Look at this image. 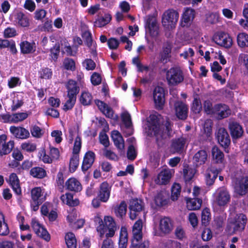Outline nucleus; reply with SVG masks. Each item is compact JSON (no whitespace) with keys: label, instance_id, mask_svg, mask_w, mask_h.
<instances>
[{"label":"nucleus","instance_id":"nucleus-34","mask_svg":"<svg viewBox=\"0 0 248 248\" xmlns=\"http://www.w3.org/2000/svg\"><path fill=\"white\" fill-rule=\"evenodd\" d=\"M61 199L63 203L70 206H75L79 204L78 199H73V195L71 193H67L61 196Z\"/></svg>","mask_w":248,"mask_h":248},{"label":"nucleus","instance_id":"nucleus-15","mask_svg":"<svg viewBox=\"0 0 248 248\" xmlns=\"http://www.w3.org/2000/svg\"><path fill=\"white\" fill-rule=\"evenodd\" d=\"M231 112L229 107L225 104H218L214 106V114L218 120L228 117L231 114Z\"/></svg>","mask_w":248,"mask_h":248},{"label":"nucleus","instance_id":"nucleus-42","mask_svg":"<svg viewBox=\"0 0 248 248\" xmlns=\"http://www.w3.org/2000/svg\"><path fill=\"white\" fill-rule=\"evenodd\" d=\"M28 116L26 112H21L9 115V121L14 123L21 122L26 119Z\"/></svg>","mask_w":248,"mask_h":248},{"label":"nucleus","instance_id":"nucleus-53","mask_svg":"<svg viewBox=\"0 0 248 248\" xmlns=\"http://www.w3.org/2000/svg\"><path fill=\"white\" fill-rule=\"evenodd\" d=\"M30 131L32 136L36 138H41L44 134L43 130L36 125L31 126Z\"/></svg>","mask_w":248,"mask_h":248},{"label":"nucleus","instance_id":"nucleus-62","mask_svg":"<svg viewBox=\"0 0 248 248\" xmlns=\"http://www.w3.org/2000/svg\"><path fill=\"white\" fill-rule=\"evenodd\" d=\"M63 65L67 70H74L75 69V63L73 60L70 58L64 59Z\"/></svg>","mask_w":248,"mask_h":248},{"label":"nucleus","instance_id":"nucleus-38","mask_svg":"<svg viewBox=\"0 0 248 248\" xmlns=\"http://www.w3.org/2000/svg\"><path fill=\"white\" fill-rule=\"evenodd\" d=\"M146 27H147L150 33L153 35H155L157 33L158 27L157 22L155 19L149 18L146 22Z\"/></svg>","mask_w":248,"mask_h":248},{"label":"nucleus","instance_id":"nucleus-49","mask_svg":"<svg viewBox=\"0 0 248 248\" xmlns=\"http://www.w3.org/2000/svg\"><path fill=\"white\" fill-rule=\"evenodd\" d=\"M16 19L18 21V24L21 26L27 27L29 25L28 18L22 12H19L16 14Z\"/></svg>","mask_w":248,"mask_h":248},{"label":"nucleus","instance_id":"nucleus-21","mask_svg":"<svg viewBox=\"0 0 248 248\" xmlns=\"http://www.w3.org/2000/svg\"><path fill=\"white\" fill-rule=\"evenodd\" d=\"M171 177L170 170L169 169H164L158 174L155 179V182L159 185H166L170 182Z\"/></svg>","mask_w":248,"mask_h":248},{"label":"nucleus","instance_id":"nucleus-10","mask_svg":"<svg viewBox=\"0 0 248 248\" xmlns=\"http://www.w3.org/2000/svg\"><path fill=\"white\" fill-rule=\"evenodd\" d=\"M216 135L218 142L221 146L226 148L230 145L231 143L230 137L225 128L223 127L218 128L216 132Z\"/></svg>","mask_w":248,"mask_h":248},{"label":"nucleus","instance_id":"nucleus-54","mask_svg":"<svg viewBox=\"0 0 248 248\" xmlns=\"http://www.w3.org/2000/svg\"><path fill=\"white\" fill-rule=\"evenodd\" d=\"M103 155L107 159L111 160L116 161L118 159V156L114 152L107 148L103 149Z\"/></svg>","mask_w":248,"mask_h":248},{"label":"nucleus","instance_id":"nucleus-14","mask_svg":"<svg viewBox=\"0 0 248 248\" xmlns=\"http://www.w3.org/2000/svg\"><path fill=\"white\" fill-rule=\"evenodd\" d=\"M195 16V11L190 8H186L182 15L181 26L182 27H189Z\"/></svg>","mask_w":248,"mask_h":248},{"label":"nucleus","instance_id":"nucleus-19","mask_svg":"<svg viewBox=\"0 0 248 248\" xmlns=\"http://www.w3.org/2000/svg\"><path fill=\"white\" fill-rule=\"evenodd\" d=\"M110 186L106 182L101 183L99 186L97 197L104 202H107L109 199L110 193Z\"/></svg>","mask_w":248,"mask_h":248},{"label":"nucleus","instance_id":"nucleus-55","mask_svg":"<svg viewBox=\"0 0 248 248\" xmlns=\"http://www.w3.org/2000/svg\"><path fill=\"white\" fill-rule=\"evenodd\" d=\"M68 97V99L67 100L65 105L63 106V109L65 111L71 109L74 107L76 101V96H71V95H67Z\"/></svg>","mask_w":248,"mask_h":248},{"label":"nucleus","instance_id":"nucleus-4","mask_svg":"<svg viewBox=\"0 0 248 248\" xmlns=\"http://www.w3.org/2000/svg\"><path fill=\"white\" fill-rule=\"evenodd\" d=\"M184 74L179 67H172L166 73V78L169 85L175 86L184 80Z\"/></svg>","mask_w":248,"mask_h":248},{"label":"nucleus","instance_id":"nucleus-43","mask_svg":"<svg viewBox=\"0 0 248 248\" xmlns=\"http://www.w3.org/2000/svg\"><path fill=\"white\" fill-rule=\"evenodd\" d=\"M9 233L8 224L5 222L4 216L0 213V235L6 236Z\"/></svg>","mask_w":248,"mask_h":248},{"label":"nucleus","instance_id":"nucleus-22","mask_svg":"<svg viewBox=\"0 0 248 248\" xmlns=\"http://www.w3.org/2000/svg\"><path fill=\"white\" fill-rule=\"evenodd\" d=\"M229 128L232 139H237L243 135L244 131L242 126L236 122H231L229 123Z\"/></svg>","mask_w":248,"mask_h":248},{"label":"nucleus","instance_id":"nucleus-64","mask_svg":"<svg viewBox=\"0 0 248 248\" xmlns=\"http://www.w3.org/2000/svg\"><path fill=\"white\" fill-rule=\"evenodd\" d=\"M81 140L79 136H77L76 138L74 146L73 148V154L78 155L81 149Z\"/></svg>","mask_w":248,"mask_h":248},{"label":"nucleus","instance_id":"nucleus-1","mask_svg":"<svg viewBox=\"0 0 248 248\" xmlns=\"http://www.w3.org/2000/svg\"><path fill=\"white\" fill-rule=\"evenodd\" d=\"M179 17L177 11L173 9H169L163 13L162 16V25L168 30H172L175 28Z\"/></svg>","mask_w":248,"mask_h":248},{"label":"nucleus","instance_id":"nucleus-57","mask_svg":"<svg viewBox=\"0 0 248 248\" xmlns=\"http://www.w3.org/2000/svg\"><path fill=\"white\" fill-rule=\"evenodd\" d=\"M79 164V157L76 155H73L71 158L69 163V169L70 171H75Z\"/></svg>","mask_w":248,"mask_h":248},{"label":"nucleus","instance_id":"nucleus-5","mask_svg":"<svg viewBox=\"0 0 248 248\" xmlns=\"http://www.w3.org/2000/svg\"><path fill=\"white\" fill-rule=\"evenodd\" d=\"M247 218L245 215L239 214L237 215L233 221L230 222L229 227L230 231L236 233L243 231L247 224Z\"/></svg>","mask_w":248,"mask_h":248},{"label":"nucleus","instance_id":"nucleus-13","mask_svg":"<svg viewBox=\"0 0 248 248\" xmlns=\"http://www.w3.org/2000/svg\"><path fill=\"white\" fill-rule=\"evenodd\" d=\"M159 229L160 232L159 233H155V235H162V234H169L173 230V225L171 219L167 217L160 219Z\"/></svg>","mask_w":248,"mask_h":248},{"label":"nucleus","instance_id":"nucleus-50","mask_svg":"<svg viewBox=\"0 0 248 248\" xmlns=\"http://www.w3.org/2000/svg\"><path fill=\"white\" fill-rule=\"evenodd\" d=\"M111 19V16L109 14H105L104 16L101 17L96 21L94 26L98 27H102L107 24Z\"/></svg>","mask_w":248,"mask_h":248},{"label":"nucleus","instance_id":"nucleus-44","mask_svg":"<svg viewBox=\"0 0 248 248\" xmlns=\"http://www.w3.org/2000/svg\"><path fill=\"white\" fill-rule=\"evenodd\" d=\"M30 174L33 177L41 179L46 176V173L42 168L34 167L30 170Z\"/></svg>","mask_w":248,"mask_h":248},{"label":"nucleus","instance_id":"nucleus-61","mask_svg":"<svg viewBox=\"0 0 248 248\" xmlns=\"http://www.w3.org/2000/svg\"><path fill=\"white\" fill-rule=\"evenodd\" d=\"M83 65L88 70H93L95 68L96 64L91 59H87L83 62Z\"/></svg>","mask_w":248,"mask_h":248},{"label":"nucleus","instance_id":"nucleus-39","mask_svg":"<svg viewBox=\"0 0 248 248\" xmlns=\"http://www.w3.org/2000/svg\"><path fill=\"white\" fill-rule=\"evenodd\" d=\"M21 51L24 54H29L35 50V43H30L28 41L22 42L20 45Z\"/></svg>","mask_w":248,"mask_h":248},{"label":"nucleus","instance_id":"nucleus-63","mask_svg":"<svg viewBox=\"0 0 248 248\" xmlns=\"http://www.w3.org/2000/svg\"><path fill=\"white\" fill-rule=\"evenodd\" d=\"M137 156V153L133 145H130L127 152V157L128 159L133 160Z\"/></svg>","mask_w":248,"mask_h":248},{"label":"nucleus","instance_id":"nucleus-58","mask_svg":"<svg viewBox=\"0 0 248 248\" xmlns=\"http://www.w3.org/2000/svg\"><path fill=\"white\" fill-rule=\"evenodd\" d=\"M203 109L207 114H213L214 112V106L213 107L212 103L209 100H205L203 103Z\"/></svg>","mask_w":248,"mask_h":248},{"label":"nucleus","instance_id":"nucleus-32","mask_svg":"<svg viewBox=\"0 0 248 248\" xmlns=\"http://www.w3.org/2000/svg\"><path fill=\"white\" fill-rule=\"evenodd\" d=\"M67 89V95H71L77 97V94L79 92V87L78 86L77 83L74 80H69L66 84Z\"/></svg>","mask_w":248,"mask_h":248},{"label":"nucleus","instance_id":"nucleus-28","mask_svg":"<svg viewBox=\"0 0 248 248\" xmlns=\"http://www.w3.org/2000/svg\"><path fill=\"white\" fill-rule=\"evenodd\" d=\"M95 103L100 110L102 112L106 117L109 118H112L113 117V111L107 104L99 100H95Z\"/></svg>","mask_w":248,"mask_h":248},{"label":"nucleus","instance_id":"nucleus-7","mask_svg":"<svg viewBox=\"0 0 248 248\" xmlns=\"http://www.w3.org/2000/svg\"><path fill=\"white\" fill-rule=\"evenodd\" d=\"M32 201L31 202V206L34 211H36L39 209V206L44 201L45 199L42 197V190L40 187H37L33 188L31 191Z\"/></svg>","mask_w":248,"mask_h":248},{"label":"nucleus","instance_id":"nucleus-6","mask_svg":"<svg viewBox=\"0 0 248 248\" xmlns=\"http://www.w3.org/2000/svg\"><path fill=\"white\" fill-rule=\"evenodd\" d=\"M143 202L138 199H131L129 201V209L130 210L129 217L131 219L134 220L144 209Z\"/></svg>","mask_w":248,"mask_h":248},{"label":"nucleus","instance_id":"nucleus-36","mask_svg":"<svg viewBox=\"0 0 248 248\" xmlns=\"http://www.w3.org/2000/svg\"><path fill=\"white\" fill-rule=\"evenodd\" d=\"M212 155L214 161L217 163H222L224 159V154L218 147L214 146L212 149Z\"/></svg>","mask_w":248,"mask_h":248},{"label":"nucleus","instance_id":"nucleus-35","mask_svg":"<svg viewBox=\"0 0 248 248\" xmlns=\"http://www.w3.org/2000/svg\"><path fill=\"white\" fill-rule=\"evenodd\" d=\"M207 157V154L205 151L200 150L195 154L193 160L196 163V166L201 165L205 163Z\"/></svg>","mask_w":248,"mask_h":248},{"label":"nucleus","instance_id":"nucleus-11","mask_svg":"<svg viewBox=\"0 0 248 248\" xmlns=\"http://www.w3.org/2000/svg\"><path fill=\"white\" fill-rule=\"evenodd\" d=\"M7 136L5 134L0 135V156L9 154L14 147L13 140L6 143Z\"/></svg>","mask_w":248,"mask_h":248},{"label":"nucleus","instance_id":"nucleus-46","mask_svg":"<svg viewBox=\"0 0 248 248\" xmlns=\"http://www.w3.org/2000/svg\"><path fill=\"white\" fill-rule=\"evenodd\" d=\"M65 239L68 248H76L77 241L74 233L72 232L67 233Z\"/></svg>","mask_w":248,"mask_h":248},{"label":"nucleus","instance_id":"nucleus-33","mask_svg":"<svg viewBox=\"0 0 248 248\" xmlns=\"http://www.w3.org/2000/svg\"><path fill=\"white\" fill-rule=\"evenodd\" d=\"M171 46L170 45H167L163 47V50L159 54V61L163 63H166L170 61Z\"/></svg>","mask_w":248,"mask_h":248},{"label":"nucleus","instance_id":"nucleus-25","mask_svg":"<svg viewBox=\"0 0 248 248\" xmlns=\"http://www.w3.org/2000/svg\"><path fill=\"white\" fill-rule=\"evenodd\" d=\"M111 137L118 150L120 152H123L124 148V143L123 138L120 133L117 131L114 130L112 132Z\"/></svg>","mask_w":248,"mask_h":248},{"label":"nucleus","instance_id":"nucleus-23","mask_svg":"<svg viewBox=\"0 0 248 248\" xmlns=\"http://www.w3.org/2000/svg\"><path fill=\"white\" fill-rule=\"evenodd\" d=\"M168 201V194L163 191L158 192L154 197V202L157 207H161L166 205Z\"/></svg>","mask_w":248,"mask_h":248},{"label":"nucleus","instance_id":"nucleus-51","mask_svg":"<svg viewBox=\"0 0 248 248\" xmlns=\"http://www.w3.org/2000/svg\"><path fill=\"white\" fill-rule=\"evenodd\" d=\"M181 187L179 184H174L171 187V199L172 201L178 199L180 194Z\"/></svg>","mask_w":248,"mask_h":248},{"label":"nucleus","instance_id":"nucleus-8","mask_svg":"<svg viewBox=\"0 0 248 248\" xmlns=\"http://www.w3.org/2000/svg\"><path fill=\"white\" fill-rule=\"evenodd\" d=\"M187 142V138L186 136H182L172 139L170 147V151L173 153H182Z\"/></svg>","mask_w":248,"mask_h":248},{"label":"nucleus","instance_id":"nucleus-18","mask_svg":"<svg viewBox=\"0 0 248 248\" xmlns=\"http://www.w3.org/2000/svg\"><path fill=\"white\" fill-rule=\"evenodd\" d=\"M153 97L156 107L161 108L165 102V93L163 88L160 86L156 87L154 90Z\"/></svg>","mask_w":248,"mask_h":248},{"label":"nucleus","instance_id":"nucleus-52","mask_svg":"<svg viewBox=\"0 0 248 248\" xmlns=\"http://www.w3.org/2000/svg\"><path fill=\"white\" fill-rule=\"evenodd\" d=\"M191 109L195 113H200L202 109L201 100L197 96L195 97L193 101Z\"/></svg>","mask_w":248,"mask_h":248},{"label":"nucleus","instance_id":"nucleus-9","mask_svg":"<svg viewBox=\"0 0 248 248\" xmlns=\"http://www.w3.org/2000/svg\"><path fill=\"white\" fill-rule=\"evenodd\" d=\"M215 42L219 46L226 48H230L232 44V38L227 33L221 32L214 36Z\"/></svg>","mask_w":248,"mask_h":248},{"label":"nucleus","instance_id":"nucleus-48","mask_svg":"<svg viewBox=\"0 0 248 248\" xmlns=\"http://www.w3.org/2000/svg\"><path fill=\"white\" fill-rule=\"evenodd\" d=\"M93 99L92 94L89 92H83L81 94L79 100L84 106L89 105L91 104Z\"/></svg>","mask_w":248,"mask_h":248},{"label":"nucleus","instance_id":"nucleus-59","mask_svg":"<svg viewBox=\"0 0 248 248\" xmlns=\"http://www.w3.org/2000/svg\"><path fill=\"white\" fill-rule=\"evenodd\" d=\"M122 119L126 128H129L132 126L131 116L129 113H123L122 115Z\"/></svg>","mask_w":248,"mask_h":248},{"label":"nucleus","instance_id":"nucleus-41","mask_svg":"<svg viewBox=\"0 0 248 248\" xmlns=\"http://www.w3.org/2000/svg\"><path fill=\"white\" fill-rule=\"evenodd\" d=\"M127 242V232L125 227H122L121 229L119 238V248H126Z\"/></svg>","mask_w":248,"mask_h":248},{"label":"nucleus","instance_id":"nucleus-17","mask_svg":"<svg viewBox=\"0 0 248 248\" xmlns=\"http://www.w3.org/2000/svg\"><path fill=\"white\" fill-rule=\"evenodd\" d=\"M31 226L35 233L38 236L44 239L46 241H48L50 240V238L49 233L38 221L35 219H32L31 221Z\"/></svg>","mask_w":248,"mask_h":248},{"label":"nucleus","instance_id":"nucleus-40","mask_svg":"<svg viewBox=\"0 0 248 248\" xmlns=\"http://www.w3.org/2000/svg\"><path fill=\"white\" fill-rule=\"evenodd\" d=\"M196 173L195 169L188 165L185 166L183 169V175L186 182H189Z\"/></svg>","mask_w":248,"mask_h":248},{"label":"nucleus","instance_id":"nucleus-29","mask_svg":"<svg viewBox=\"0 0 248 248\" xmlns=\"http://www.w3.org/2000/svg\"><path fill=\"white\" fill-rule=\"evenodd\" d=\"M219 171L217 169L211 167L207 169L206 174V182L208 186H212L217 178Z\"/></svg>","mask_w":248,"mask_h":248},{"label":"nucleus","instance_id":"nucleus-45","mask_svg":"<svg viewBox=\"0 0 248 248\" xmlns=\"http://www.w3.org/2000/svg\"><path fill=\"white\" fill-rule=\"evenodd\" d=\"M237 42L241 47H248V34L244 32L239 33L237 36Z\"/></svg>","mask_w":248,"mask_h":248},{"label":"nucleus","instance_id":"nucleus-31","mask_svg":"<svg viewBox=\"0 0 248 248\" xmlns=\"http://www.w3.org/2000/svg\"><path fill=\"white\" fill-rule=\"evenodd\" d=\"M186 207L189 210H196L200 208L202 200L200 199L194 198H186Z\"/></svg>","mask_w":248,"mask_h":248},{"label":"nucleus","instance_id":"nucleus-2","mask_svg":"<svg viewBox=\"0 0 248 248\" xmlns=\"http://www.w3.org/2000/svg\"><path fill=\"white\" fill-rule=\"evenodd\" d=\"M150 122H149L148 127L149 132L151 135L154 134L155 136L161 135L162 132L161 129L162 127H165V133L167 132V135H169L170 133V123L167 122L165 126L161 125L159 121V119L156 115L151 114L150 116Z\"/></svg>","mask_w":248,"mask_h":248},{"label":"nucleus","instance_id":"nucleus-56","mask_svg":"<svg viewBox=\"0 0 248 248\" xmlns=\"http://www.w3.org/2000/svg\"><path fill=\"white\" fill-rule=\"evenodd\" d=\"M210 213L208 208H205L202 213V224L206 226L209 221Z\"/></svg>","mask_w":248,"mask_h":248},{"label":"nucleus","instance_id":"nucleus-26","mask_svg":"<svg viewBox=\"0 0 248 248\" xmlns=\"http://www.w3.org/2000/svg\"><path fill=\"white\" fill-rule=\"evenodd\" d=\"M95 158V154L92 151L87 152L84 157L82 165V170L83 171L87 170L93 164Z\"/></svg>","mask_w":248,"mask_h":248},{"label":"nucleus","instance_id":"nucleus-24","mask_svg":"<svg viewBox=\"0 0 248 248\" xmlns=\"http://www.w3.org/2000/svg\"><path fill=\"white\" fill-rule=\"evenodd\" d=\"M10 131L16 138L26 139L30 136L29 131L22 127L12 126L10 128Z\"/></svg>","mask_w":248,"mask_h":248},{"label":"nucleus","instance_id":"nucleus-3","mask_svg":"<svg viewBox=\"0 0 248 248\" xmlns=\"http://www.w3.org/2000/svg\"><path fill=\"white\" fill-rule=\"evenodd\" d=\"M214 202L220 207L227 206L231 201V195L227 189L223 186L217 189L214 195Z\"/></svg>","mask_w":248,"mask_h":248},{"label":"nucleus","instance_id":"nucleus-37","mask_svg":"<svg viewBox=\"0 0 248 248\" xmlns=\"http://www.w3.org/2000/svg\"><path fill=\"white\" fill-rule=\"evenodd\" d=\"M126 211L127 205L124 201L121 202L119 205H117L114 208V212L116 216L121 218L125 215Z\"/></svg>","mask_w":248,"mask_h":248},{"label":"nucleus","instance_id":"nucleus-30","mask_svg":"<svg viewBox=\"0 0 248 248\" xmlns=\"http://www.w3.org/2000/svg\"><path fill=\"white\" fill-rule=\"evenodd\" d=\"M9 182L14 191L17 195L21 194V189L19 185V180L16 174L12 173L9 176Z\"/></svg>","mask_w":248,"mask_h":248},{"label":"nucleus","instance_id":"nucleus-12","mask_svg":"<svg viewBox=\"0 0 248 248\" xmlns=\"http://www.w3.org/2000/svg\"><path fill=\"white\" fill-rule=\"evenodd\" d=\"M234 188L235 192L240 195H245L248 191V177H241L236 179Z\"/></svg>","mask_w":248,"mask_h":248},{"label":"nucleus","instance_id":"nucleus-20","mask_svg":"<svg viewBox=\"0 0 248 248\" xmlns=\"http://www.w3.org/2000/svg\"><path fill=\"white\" fill-rule=\"evenodd\" d=\"M175 111L177 117L181 120H185L187 117L188 108L182 101H177L174 104Z\"/></svg>","mask_w":248,"mask_h":248},{"label":"nucleus","instance_id":"nucleus-16","mask_svg":"<svg viewBox=\"0 0 248 248\" xmlns=\"http://www.w3.org/2000/svg\"><path fill=\"white\" fill-rule=\"evenodd\" d=\"M104 233L108 230L105 237H112L114 235L115 232L117 230L116 223L112 217H106L104 218Z\"/></svg>","mask_w":248,"mask_h":248},{"label":"nucleus","instance_id":"nucleus-27","mask_svg":"<svg viewBox=\"0 0 248 248\" xmlns=\"http://www.w3.org/2000/svg\"><path fill=\"white\" fill-rule=\"evenodd\" d=\"M66 188L71 191L78 192L82 189L80 183L75 178H69L65 183Z\"/></svg>","mask_w":248,"mask_h":248},{"label":"nucleus","instance_id":"nucleus-60","mask_svg":"<svg viewBox=\"0 0 248 248\" xmlns=\"http://www.w3.org/2000/svg\"><path fill=\"white\" fill-rule=\"evenodd\" d=\"M21 148L27 152H32L36 150V145L34 143L25 142L21 144Z\"/></svg>","mask_w":248,"mask_h":248},{"label":"nucleus","instance_id":"nucleus-47","mask_svg":"<svg viewBox=\"0 0 248 248\" xmlns=\"http://www.w3.org/2000/svg\"><path fill=\"white\" fill-rule=\"evenodd\" d=\"M94 222L97 227L96 230L100 233V237L102 238L104 235L105 226L102 218L98 216H95L93 218Z\"/></svg>","mask_w":248,"mask_h":248}]
</instances>
